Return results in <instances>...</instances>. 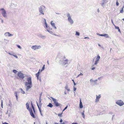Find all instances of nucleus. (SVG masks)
Segmentation results:
<instances>
[{
    "label": "nucleus",
    "mask_w": 124,
    "mask_h": 124,
    "mask_svg": "<svg viewBox=\"0 0 124 124\" xmlns=\"http://www.w3.org/2000/svg\"><path fill=\"white\" fill-rule=\"evenodd\" d=\"M27 82L25 83V85L26 86V90L27 91L31 88L32 86V83L31 82V77H29L27 78Z\"/></svg>",
    "instance_id": "f257e3e1"
},
{
    "label": "nucleus",
    "mask_w": 124,
    "mask_h": 124,
    "mask_svg": "<svg viewBox=\"0 0 124 124\" xmlns=\"http://www.w3.org/2000/svg\"><path fill=\"white\" fill-rule=\"evenodd\" d=\"M26 106L27 109L30 112V113L31 116L34 118H36L35 116L33 113L31 109H30L29 108V104L28 103H27L26 104Z\"/></svg>",
    "instance_id": "f03ea898"
},
{
    "label": "nucleus",
    "mask_w": 124,
    "mask_h": 124,
    "mask_svg": "<svg viewBox=\"0 0 124 124\" xmlns=\"http://www.w3.org/2000/svg\"><path fill=\"white\" fill-rule=\"evenodd\" d=\"M50 98H51L54 101V104L56 107L60 106V104L58 103V102L57 100L53 98L52 97H51Z\"/></svg>",
    "instance_id": "7ed1b4c3"
},
{
    "label": "nucleus",
    "mask_w": 124,
    "mask_h": 124,
    "mask_svg": "<svg viewBox=\"0 0 124 124\" xmlns=\"http://www.w3.org/2000/svg\"><path fill=\"white\" fill-rule=\"evenodd\" d=\"M19 78L22 79H23L24 77V75L21 73V72H18L17 74Z\"/></svg>",
    "instance_id": "20e7f679"
},
{
    "label": "nucleus",
    "mask_w": 124,
    "mask_h": 124,
    "mask_svg": "<svg viewBox=\"0 0 124 124\" xmlns=\"http://www.w3.org/2000/svg\"><path fill=\"white\" fill-rule=\"evenodd\" d=\"M116 103L117 104L120 106L123 105L124 104V102L121 100L118 101L116 102Z\"/></svg>",
    "instance_id": "39448f33"
},
{
    "label": "nucleus",
    "mask_w": 124,
    "mask_h": 124,
    "mask_svg": "<svg viewBox=\"0 0 124 124\" xmlns=\"http://www.w3.org/2000/svg\"><path fill=\"white\" fill-rule=\"evenodd\" d=\"M41 46H37L36 45L32 46L31 48L34 50L38 49L41 48Z\"/></svg>",
    "instance_id": "423d86ee"
},
{
    "label": "nucleus",
    "mask_w": 124,
    "mask_h": 124,
    "mask_svg": "<svg viewBox=\"0 0 124 124\" xmlns=\"http://www.w3.org/2000/svg\"><path fill=\"white\" fill-rule=\"evenodd\" d=\"M67 16L68 17V20L69 21L71 24H72L73 23V20L71 19V17L70 16L69 14H67Z\"/></svg>",
    "instance_id": "0eeeda50"
},
{
    "label": "nucleus",
    "mask_w": 124,
    "mask_h": 124,
    "mask_svg": "<svg viewBox=\"0 0 124 124\" xmlns=\"http://www.w3.org/2000/svg\"><path fill=\"white\" fill-rule=\"evenodd\" d=\"M0 10L2 11L1 13L2 16L4 17H6L7 14L5 10L3 8L1 9Z\"/></svg>",
    "instance_id": "6e6552de"
},
{
    "label": "nucleus",
    "mask_w": 124,
    "mask_h": 124,
    "mask_svg": "<svg viewBox=\"0 0 124 124\" xmlns=\"http://www.w3.org/2000/svg\"><path fill=\"white\" fill-rule=\"evenodd\" d=\"M100 58V57L98 55L97 56L96 59V60L95 61L94 63L95 65H96L97 64Z\"/></svg>",
    "instance_id": "1a4fd4ad"
},
{
    "label": "nucleus",
    "mask_w": 124,
    "mask_h": 124,
    "mask_svg": "<svg viewBox=\"0 0 124 124\" xmlns=\"http://www.w3.org/2000/svg\"><path fill=\"white\" fill-rule=\"evenodd\" d=\"M96 99L95 102L97 103L99 101V99L101 97V95H99L98 96L96 95Z\"/></svg>",
    "instance_id": "9d476101"
},
{
    "label": "nucleus",
    "mask_w": 124,
    "mask_h": 124,
    "mask_svg": "<svg viewBox=\"0 0 124 124\" xmlns=\"http://www.w3.org/2000/svg\"><path fill=\"white\" fill-rule=\"evenodd\" d=\"M39 11L43 15H44V13H43V9L42 7L41 6L40 8H39Z\"/></svg>",
    "instance_id": "9b49d317"
},
{
    "label": "nucleus",
    "mask_w": 124,
    "mask_h": 124,
    "mask_svg": "<svg viewBox=\"0 0 124 124\" xmlns=\"http://www.w3.org/2000/svg\"><path fill=\"white\" fill-rule=\"evenodd\" d=\"M5 35L6 36H8L9 37L13 35H12L10 34L9 32H8L5 33Z\"/></svg>",
    "instance_id": "f8f14e48"
},
{
    "label": "nucleus",
    "mask_w": 124,
    "mask_h": 124,
    "mask_svg": "<svg viewBox=\"0 0 124 124\" xmlns=\"http://www.w3.org/2000/svg\"><path fill=\"white\" fill-rule=\"evenodd\" d=\"M114 26H115V29H118V31L119 32L121 33V31H120V29H119V27H118V26H116L115 25H114Z\"/></svg>",
    "instance_id": "ddd939ff"
},
{
    "label": "nucleus",
    "mask_w": 124,
    "mask_h": 124,
    "mask_svg": "<svg viewBox=\"0 0 124 124\" xmlns=\"http://www.w3.org/2000/svg\"><path fill=\"white\" fill-rule=\"evenodd\" d=\"M79 107H80V108H82L83 107V105L82 104V103L81 101V99H80V100Z\"/></svg>",
    "instance_id": "4468645a"
},
{
    "label": "nucleus",
    "mask_w": 124,
    "mask_h": 124,
    "mask_svg": "<svg viewBox=\"0 0 124 124\" xmlns=\"http://www.w3.org/2000/svg\"><path fill=\"white\" fill-rule=\"evenodd\" d=\"M51 24L52 26L54 27L55 29H56V27L55 26L54 23L52 21L51 22Z\"/></svg>",
    "instance_id": "2eb2a0df"
},
{
    "label": "nucleus",
    "mask_w": 124,
    "mask_h": 124,
    "mask_svg": "<svg viewBox=\"0 0 124 124\" xmlns=\"http://www.w3.org/2000/svg\"><path fill=\"white\" fill-rule=\"evenodd\" d=\"M103 36L105 37L106 38H108L109 37V36L107 34H103Z\"/></svg>",
    "instance_id": "dca6fc26"
},
{
    "label": "nucleus",
    "mask_w": 124,
    "mask_h": 124,
    "mask_svg": "<svg viewBox=\"0 0 124 124\" xmlns=\"http://www.w3.org/2000/svg\"><path fill=\"white\" fill-rule=\"evenodd\" d=\"M31 107H32V109H33V111L34 112V113L35 114V110L34 108V107L33 106V105L32 104V103H31Z\"/></svg>",
    "instance_id": "f3484780"
},
{
    "label": "nucleus",
    "mask_w": 124,
    "mask_h": 124,
    "mask_svg": "<svg viewBox=\"0 0 124 124\" xmlns=\"http://www.w3.org/2000/svg\"><path fill=\"white\" fill-rule=\"evenodd\" d=\"M48 107L52 108L53 106V105L51 103H49V104L47 106Z\"/></svg>",
    "instance_id": "a211bd4d"
},
{
    "label": "nucleus",
    "mask_w": 124,
    "mask_h": 124,
    "mask_svg": "<svg viewBox=\"0 0 124 124\" xmlns=\"http://www.w3.org/2000/svg\"><path fill=\"white\" fill-rule=\"evenodd\" d=\"M68 59H66L65 61H64L63 63L65 64H66L68 63Z\"/></svg>",
    "instance_id": "6ab92c4d"
},
{
    "label": "nucleus",
    "mask_w": 124,
    "mask_h": 124,
    "mask_svg": "<svg viewBox=\"0 0 124 124\" xmlns=\"http://www.w3.org/2000/svg\"><path fill=\"white\" fill-rule=\"evenodd\" d=\"M39 72H38L36 74V76L37 77V79L39 78Z\"/></svg>",
    "instance_id": "aec40b11"
},
{
    "label": "nucleus",
    "mask_w": 124,
    "mask_h": 124,
    "mask_svg": "<svg viewBox=\"0 0 124 124\" xmlns=\"http://www.w3.org/2000/svg\"><path fill=\"white\" fill-rule=\"evenodd\" d=\"M65 89L67 90V91H69L70 90V89L68 88V86H66L65 87Z\"/></svg>",
    "instance_id": "412c9836"
},
{
    "label": "nucleus",
    "mask_w": 124,
    "mask_h": 124,
    "mask_svg": "<svg viewBox=\"0 0 124 124\" xmlns=\"http://www.w3.org/2000/svg\"><path fill=\"white\" fill-rule=\"evenodd\" d=\"M20 90L21 91L22 93L23 94H24L25 93L24 91L22 89V88L20 89Z\"/></svg>",
    "instance_id": "4be33fe9"
},
{
    "label": "nucleus",
    "mask_w": 124,
    "mask_h": 124,
    "mask_svg": "<svg viewBox=\"0 0 124 124\" xmlns=\"http://www.w3.org/2000/svg\"><path fill=\"white\" fill-rule=\"evenodd\" d=\"M13 71L15 73H16L17 72V71L15 70H13Z\"/></svg>",
    "instance_id": "5701e85b"
},
{
    "label": "nucleus",
    "mask_w": 124,
    "mask_h": 124,
    "mask_svg": "<svg viewBox=\"0 0 124 124\" xmlns=\"http://www.w3.org/2000/svg\"><path fill=\"white\" fill-rule=\"evenodd\" d=\"M8 54H10V55H14V54H14L13 52H11V53H8Z\"/></svg>",
    "instance_id": "b1692460"
},
{
    "label": "nucleus",
    "mask_w": 124,
    "mask_h": 124,
    "mask_svg": "<svg viewBox=\"0 0 124 124\" xmlns=\"http://www.w3.org/2000/svg\"><path fill=\"white\" fill-rule=\"evenodd\" d=\"M45 65H44L43 66V67H42V69H41V71H43L45 69Z\"/></svg>",
    "instance_id": "393cba45"
},
{
    "label": "nucleus",
    "mask_w": 124,
    "mask_h": 124,
    "mask_svg": "<svg viewBox=\"0 0 124 124\" xmlns=\"http://www.w3.org/2000/svg\"><path fill=\"white\" fill-rule=\"evenodd\" d=\"M15 95L16 98V99H18L17 97V92H16L15 93Z\"/></svg>",
    "instance_id": "a878e982"
},
{
    "label": "nucleus",
    "mask_w": 124,
    "mask_h": 124,
    "mask_svg": "<svg viewBox=\"0 0 124 124\" xmlns=\"http://www.w3.org/2000/svg\"><path fill=\"white\" fill-rule=\"evenodd\" d=\"M75 35H77L79 36V33L78 32H76Z\"/></svg>",
    "instance_id": "bb28decb"
},
{
    "label": "nucleus",
    "mask_w": 124,
    "mask_h": 124,
    "mask_svg": "<svg viewBox=\"0 0 124 124\" xmlns=\"http://www.w3.org/2000/svg\"><path fill=\"white\" fill-rule=\"evenodd\" d=\"M102 0L103 1V3H106L107 2H108V1H107V0Z\"/></svg>",
    "instance_id": "cd10ccee"
},
{
    "label": "nucleus",
    "mask_w": 124,
    "mask_h": 124,
    "mask_svg": "<svg viewBox=\"0 0 124 124\" xmlns=\"http://www.w3.org/2000/svg\"><path fill=\"white\" fill-rule=\"evenodd\" d=\"M1 107H2V108H3V101L2 100H1Z\"/></svg>",
    "instance_id": "c85d7f7f"
},
{
    "label": "nucleus",
    "mask_w": 124,
    "mask_h": 124,
    "mask_svg": "<svg viewBox=\"0 0 124 124\" xmlns=\"http://www.w3.org/2000/svg\"><path fill=\"white\" fill-rule=\"evenodd\" d=\"M124 12V10L123 8H122L121 10L120 11V13H122Z\"/></svg>",
    "instance_id": "c756f323"
},
{
    "label": "nucleus",
    "mask_w": 124,
    "mask_h": 124,
    "mask_svg": "<svg viewBox=\"0 0 124 124\" xmlns=\"http://www.w3.org/2000/svg\"><path fill=\"white\" fill-rule=\"evenodd\" d=\"M83 75V74H82L81 73L80 74H79L78 76V77L80 76H82Z\"/></svg>",
    "instance_id": "7c9ffc66"
},
{
    "label": "nucleus",
    "mask_w": 124,
    "mask_h": 124,
    "mask_svg": "<svg viewBox=\"0 0 124 124\" xmlns=\"http://www.w3.org/2000/svg\"><path fill=\"white\" fill-rule=\"evenodd\" d=\"M68 106H67L63 110V111H64L67 108H68Z\"/></svg>",
    "instance_id": "2f4dec72"
},
{
    "label": "nucleus",
    "mask_w": 124,
    "mask_h": 124,
    "mask_svg": "<svg viewBox=\"0 0 124 124\" xmlns=\"http://www.w3.org/2000/svg\"><path fill=\"white\" fill-rule=\"evenodd\" d=\"M45 24L46 26V27H47V25L46 23V20L45 19Z\"/></svg>",
    "instance_id": "473e14b6"
},
{
    "label": "nucleus",
    "mask_w": 124,
    "mask_h": 124,
    "mask_svg": "<svg viewBox=\"0 0 124 124\" xmlns=\"http://www.w3.org/2000/svg\"><path fill=\"white\" fill-rule=\"evenodd\" d=\"M17 46L18 48L21 49V47L20 46L18 45H17Z\"/></svg>",
    "instance_id": "72a5a7b5"
},
{
    "label": "nucleus",
    "mask_w": 124,
    "mask_h": 124,
    "mask_svg": "<svg viewBox=\"0 0 124 124\" xmlns=\"http://www.w3.org/2000/svg\"><path fill=\"white\" fill-rule=\"evenodd\" d=\"M82 114L83 117L84 118L85 117V115L84 113H82Z\"/></svg>",
    "instance_id": "f704fd0d"
},
{
    "label": "nucleus",
    "mask_w": 124,
    "mask_h": 124,
    "mask_svg": "<svg viewBox=\"0 0 124 124\" xmlns=\"http://www.w3.org/2000/svg\"><path fill=\"white\" fill-rule=\"evenodd\" d=\"M119 3L117 2V0L116 2V5L117 6H118L119 5Z\"/></svg>",
    "instance_id": "c9c22d12"
},
{
    "label": "nucleus",
    "mask_w": 124,
    "mask_h": 124,
    "mask_svg": "<svg viewBox=\"0 0 124 124\" xmlns=\"http://www.w3.org/2000/svg\"><path fill=\"white\" fill-rule=\"evenodd\" d=\"M62 113H61V114H58V116H62Z\"/></svg>",
    "instance_id": "e433bc0d"
},
{
    "label": "nucleus",
    "mask_w": 124,
    "mask_h": 124,
    "mask_svg": "<svg viewBox=\"0 0 124 124\" xmlns=\"http://www.w3.org/2000/svg\"><path fill=\"white\" fill-rule=\"evenodd\" d=\"M42 71H41V70H40L39 69V71L38 72H39V73H40V72H41Z\"/></svg>",
    "instance_id": "4c0bfd02"
},
{
    "label": "nucleus",
    "mask_w": 124,
    "mask_h": 124,
    "mask_svg": "<svg viewBox=\"0 0 124 124\" xmlns=\"http://www.w3.org/2000/svg\"><path fill=\"white\" fill-rule=\"evenodd\" d=\"M13 56H14L16 58H17L18 57L16 55L14 54V55H13Z\"/></svg>",
    "instance_id": "58836bf2"
},
{
    "label": "nucleus",
    "mask_w": 124,
    "mask_h": 124,
    "mask_svg": "<svg viewBox=\"0 0 124 124\" xmlns=\"http://www.w3.org/2000/svg\"><path fill=\"white\" fill-rule=\"evenodd\" d=\"M76 89V88L75 87H74V91H75Z\"/></svg>",
    "instance_id": "ea45409f"
},
{
    "label": "nucleus",
    "mask_w": 124,
    "mask_h": 124,
    "mask_svg": "<svg viewBox=\"0 0 124 124\" xmlns=\"http://www.w3.org/2000/svg\"><path fill=\"white\" fill-rule=\"evenodd\" d=\"M100 36H103V34H99Z\"/></svg>",
    "instance_id": "a19ab883"
},
{
    "label": "nucleus",
    "mask_w": 124,
    "mask_h": 124,
    "mask_svg": "<svg viewBox=\"0 0 124 124\" xmlns=\"http://www.w3.org/2000/svg\"><path fill=\"white\" fill-rule=\"evenodd\" d=\"M3 124H9L8 123H6L5 122L3 123Z\"/></svg>",
    "instance_id": "79ce46f5"
},
{
    "label": "nucleus",
    "mask_w": 124,
    "mask_h": 124,
    "mask_svg": "<svg viewBox=\"0 0 124 124\" xmlns=\"http://www.w3.org/2000/svg\"><path fill=\"white\" fill-rule=\"evenodd\" d=\"M111 21H112V23L113 24V25L114 26L115 25L114 24V23H113V21L112 20H111Z\"/></svg>",
    "instance_id": "37998d69"
},
{
    "label": "nucleus",
    "mask_w": 124,
    "mask_h": 124,
    "mask_svg": "<svg viewBox=\"0 0 124 124\" xmlns=\"http://www.w3.org/2000/svg\"><path fill=\"white\" fill-rule=\"evenodd\" d=\"M95 67H93V68H92V70H93L95 69Z\"/></svg>",
    "instance_id": "c03bdc74"
},
{
    "label": "nucleus",
    "mask_w": 124,
    "mask_h": 124,
    "mask_svg": "<svg viewBox=\"0 0 124 124\" xmlns=\"http://www.w3.org/2000/svg\"><path fill=\"white\" fill-rule=\"evenodd\" d=\"M62 119H61L60 120V122H61V123H62Z\"/></svg>",
    "instance_id": "a18cd8bd"
},
{
    "label": "nucleus",
    "mask_w": 124,
    "mask_h": 124,
    "mask_svg": "<svg viewBox=\"0 0 124 124\" xmlns=\"http://www.w3.org/2000/svg\"><path fill=\"white\" fill-rule=\"evenodd\" d=\"M72 124H78L76 123H73Z\"/></svg>",
    "instance_id": "49530a36"
},
{
    "label": "nucleus",
    "mask_w": 124,
    "mask_h": 124,
    "mask_svg": "<svg viewBox=\"0 0 124 124\" xmlns=\"http://www.w3.org/2000/svg\"><path fill=\"white\" fill-rule=\"evenodd\" d=\"M73 83H74V85H76V83H75V82H73Z\"/></svg>",
    "instance_id": "de8ad7c7"
},
{
    "label": "nucleus",
    "mask_w": 124,
    "mask_h": 124,
    "mask_svg": "<svg viewBox=\"0 0 124 124\" xmlns=\"http://www.w3.org/2000/svg\"><path fill=\"white\" fill-rule=\"evenodd\" d=\"M38 106V108H39V110L40 111V108Z\"/></svg>",
    "instance_id": "09e8293b"
},
{
    "label": "nucleus",
    "mask_w": 124,
    "mask_h": 124,
    "mask_svg": "<svg viewBox=\"0 0 124 124\" xmlns=\"http://www.w3.org/2000/svg\"><path fill=\"white\" fill-rule=\"evenodd\" d=\"M72 81H73V82H74V79H72Z\"/></svg>",
    "instance_id": "8fccbe9b"
},
{
    "label": "nucleus",
    "mask_w": 124,
    "mask_h": 124,
    "mask_svg": "<svg viewBox=\"0 0 124 124\" xmlns=\"http://www.w3.org/2000/svg\"><path fill=\"white\" fill-rule=\"evenodd\" d=\"M62 124H65V123H64V122H63L62 123Z\"/></svg>",
    "instance_id": "3c124183"
},
{
    "label": "nucleus",
    "mask_w": 124,
    "mask_h": 124,
    "mask_svg": "<svg viewBox=\"0 0 124 124\" xmlns=\"http://www.w3.org/2000/svg\"><path fill=\"white\" fill-rule=\"evenodd\" d=\"M122 20H123V21H124V18Z\"/></svg>",
    "instance_id": "603ef678"
},
{
    "label": "nucleus",
    "mask_w": 124,
    "mask_h": 124,
    "mask_svg": "<svg viewBox=\"0 0 124 124\" xmlns=\"http://www.w3.org/2000/svg\"><path fill=\"white\" fill-rule=\"evenodd\" d=\"M124 8V6H123V7L122 8H123V9Z\"/></svg>",
    "instance_id": "864d4df0"
},
{
    "label": "nucleus",
    "mask_w": 124,
    "mask_h": 124,
    "mask_svg": "<svg viewBox=\"0 0 124 124\" xmlns=\"http://www.w3.org/2000/svg\"><path fill=\"white\" fill-rule=\"evenodd\" d=\"M46 124H48L47 123V122H46Z\"/></svg>",
    "instance_id": "5fc2aeb1"
},
{
    "label": "nucleus",
    "mask_w": 124,
    "mask_h": 124,
    "mask_svg": "<svg viewBox=\"0 0 124 124\" xmlns=\"http://www.w3.org/2000/svg\"><path fill=\"white\" fill-rule=\"evenodd\" d=\"M3 20H2V23H3Z\"/></svg>",
    "instance_id": "6e6d98bb"
},
{
    "label": "nucleus",
    "mask_w": 124,
    "mask_h": 124,
    "mask_svg": "<svg viewBox=\"0 0 124 124\" xmlns=\"http://www.w3.org/2000/svg\"><path fill=\"white\" fill-rule=\"evenodd\" d=\"M99 45V46H100V45Z\"/></svg>",
    "instance_id": "4d7b16f0"
},
{
    "label": "nucleus",
    "mask_w": 124,
    "mask_h": 124,
    "mask_svg": "<svg viewBox=\"0 0 124 124\" xmlns=\"http://www.w3.org/2000/svg\"><path fill=\"white\" fill-rule=\"evenodd\" d=\"M42 7H44V6H43Z\"/></svg>",
    "instance_id": "13d9d810"
}]
</instances>
